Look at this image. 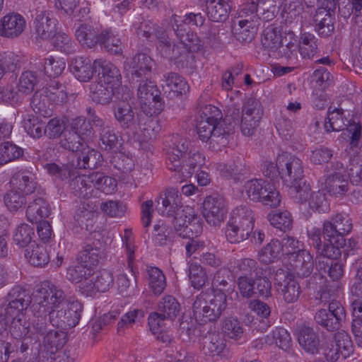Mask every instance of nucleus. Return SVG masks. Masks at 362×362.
<instances>
[{"label": "nucleus", "instance_id": "16", "mask_svg": "<svg viewBox=\"0 0 362 362\" xmlns=\"http://www.w3.org/2000/svg\"><path fill=\"white\" fill-rule=\"evenodd\" d=\"M277 162L281 166L282 173L288 176L287 182H296L300 180L303 168L300 159L284 153L277 156Z\"/></svg>", "mask_w": 362, "mask_h": 362}, {"label": "nucleus", "instance_id": "59", "mask_svg": "<svg viewBox=\"0 0 362 362\" xmlns=\"http://www.w3.org/2000/svg\"><path fill=\"white\" fill-rule=\"evenodd\" d=\"M238 286L240 294L245 298H250L256 293L255 280L248 276H240L238 279Z\"/></svg>", "mask_w": 362, "mask_h": 362}, {"label": "nucleus", "instance_id": "54", "mask_svg": "<svg viewBox=\"0 0 362 362\" xmlns=\"http://www.w3.org/2000/svg\"><path fill=\"white\" fill-rule=\"evenodd\" d=\"M45 169L49 174L62 180L71 179L72 177L75 176L76 173L75 169H71L65 165L61 167L55 163L46 164Z\"/></svg>", "mask_w": 362, "mask_h": 362}, {"label": "nucleus", "instance_id": "31", "mask_svg": "<svg viewBox=\"0 0 362 362\" xmlns=\"http://www.w3.org/2000/svg\"><path fill=\"white\" fill-rule=\"evenodd\" d=\"M265 343L269 345L275 344L284 350L291 346V338L287 330L283 327H276L270 335L265 337Z\"/></svg>", "mask_w": 362, "mask_h": 362}, {"label": "nucleus", "instance_id": "10", "mask_svg": "<svg viewBox=\"0 0 362 362\" xmlns=\"http://www.w3.org/2000/svg\"><path fill=\"white\" fill-rule=\"evenodd\" d=\"M221 112L216 107L209 105L202 110V115L197 126L199 138L202 141H208L214 131H217L218 120Z\"/></svg>", "mask_w": 362, "mask_h": 362}, {"label": "nucleus", "instance_id": "18", "mask_svg": "<svg viewBox=\"0 0 362 362\" xmlns=\"http://www.w3.org/2000/svg\"><path fill=\"white\" fill-rule=\"evenodd\" d=\"M25 26V21L18 14L8 15L0 21V34L7 37L17 36Z\"/></svg>", "mask_w": 362, "mask_h": 362}, {"label": "nucleus", "instance_id": "13", "mask_svg": "<svg viewBox=\"0 0 362 362\" xmlns=\"http://www.w3.org/2000/svg\"><path fill=\"white\" fill-rule=\"evenodd\" d=\"M248 221L242 220L229 221L226 229V236L228 241L233 244L240 243L247 240L254 226L255 218L251 214H248Z\"/></svg>", "mask_w": 362, "mask_h": 362}, {"label": "nucleus", "instance_id": "6", "mask_svg": "<svg viewBox=\"0 0 362 362\" xmlns=\"http://www.w3.org/2000/svg\"><path fill=\"white\" fill-rule=\"evenodd\" d=\"M245 190L247 197L252 202L279 204L281 201L276 189L264 180L254 179L248 181L245 185Z\"/></svg>", "mask_w": 362, "mask_h": 362}, {"label": "nucleus", "instance_id": "22", "mask_svg": "<svg viewBox=\"0 0 362 362\" xmlns=\"http://www.w3.org/2000/svg\"><path fill=\"white\" fill-rule=\"evenodd\" d=\"M162 86L163 90L171 96L185 94L189 90L184 78L173 73L165 77Z\"/></svg>", "mask_w": 362, "mask_h": 362}, {"label": "nucleus", "instance_id": "61", "mask_svg": "<svg viewBox=\"0 0 362 362\" xmlns=\"http://www.w3.org/2000/svg\"><path fill=\"white\" fill-rule=\"evenodd\" d=\"M262 42L264 47L272 50L277 49L283 45L280 35L272 30L265 31Z\"/></svg>", "mask_w": 362, "mask_h": 362}, {"label": "nucleus", "instance_id": "27", "mask_svg": "<svg viewBox=\"0 0 362 362\" xmlns=\"http://www.w3.org/2000/svg\"><path fill=\"white\" fill-rule=\"evenodd\" d=\"M230 8L229 0H214L207 6V14L214 21H223L227 18Z\"/></svg>", "mask_w": 362, "mask_h": 362}, {"label": "nucleus", "instance_id": "48", "mask_svg": "<svg viewBox=\"0 0 362 362\" xmlns=\"http://www.w3.org/2000/svg\"><path fill=\"white\" fill-rule=\"evenodd\" d=\"M21 155L22 151L17 146L9 142L0 144V165H4L15 160Z\"/></svg>", "mask_w": 362, "mask_h": 362}, {"label": "nucleus", "instance_id": "25", "mask_svg": "<svg viewBox=\"0 0 362 362\" xmlns=\"http://www.w3.org/2000/svg\"><path fill=\"white\" fill-rule=\"evenodd\" d=\"M35 24L37 37L42 40L49 41L57 31L56 20L44 14L37 16Z\"/></svg>", "mask_w": 362, "mask_h": 362}, {"label": "nucleus", "instance_id": "24", "mask_svg": "<svg viewBox=\"0 0 362 362\" xmlns=\"http://www.w3.org/2000/svg\"><path fill=\"white\" fill-rule=\"evenodd\" d=\"M28 262L35 267H44L49 262V255L46 247L40 244L34 243L25 252Z\"/></svg>", "mask_w": 362, "mask_h": 362}, {"label": "nucleus", "instance_id": "35", "mask_svg": "<svg viewBox=\"0 0 362 362\" xmlns=\"http://www.w3.org/2000/svg\"><path fill=\"white\" fill-rule=\"evenodd\" d=\"M262 112V108L259 101L249 100L243 107L241 120L259 124Z\"/></svg>", "mask_w": 362, "mask_h": 362}, {"label": "nucleus", "instance_id": "43", "mask_svg": "<svg viewBox=\"0 0 362 362\" xmlns=\"http://www.w3.org/2000/svg\"><path fill=\"white\" fill-rule=\"evenodd\" d=\"M334 344L341 351V356L346 358L352 352V342L348 333L344 330L338 331L334 336Z\"/></svg>", "mask_w": 362, "mask_h": 362}, {"label": "nucleus", "instance_id": "50", "mask_svg": "<svg viewBox=\"0 0 362 362\" xmlns=\"http://www.w3.org/2000/svg\"><path fill=\"white\" fill-rule=\"evenodd\" d=\"M237 268L243 274V276H251L252 274L256 276L263 274L262 267L258 266L257 262L250 258H243L238 261L237 264Z\"/></svg>", "mask_w": 362, "mask_h": 362}, {"label": "nucleus", "instance_id": "60", "mask_svg": "<svg viewBox=\"0 0 362 362\" xmlns=\"http://www.w3.org/2000/svg\"><path fill=\"white\" fill-rule=\"evenodd\" d=\"M25 129L28 134L34 138H40L43 134H45L44 123L40 121L37 118L29 119L25 122Z\"/></svg>", "mask_w": 362, "mask_h": 362}, {"label": "nucleus", "instance_id": "9", "mask_svg": "<svg viewBox=\"0 0 362 362\" xmlns=\"http://www.w3.org/2000/svg\"><path fill=\"white\" fill-rule=\"evenodd\" d=\"M274 280L278 291L286 302L291 303L298 299L301 292L299 284L288 272L282 269H278Z\"/></svg>", "mask_w": 362, "mask_h": 362}, {"label": "nucleus", "instance_id": "52", "mask_svg": "<svg viewBox=\"0 0 362 362\" xmlns=\"http://www.w3.org/2000/svg\"><path fill=\"white\" fill-rule=\"evenodd\" d=\"M344 124L341 110L334 109L328 111V115L325 122V129L327 132L340 131L343 129Z\"/></svg>", "mask_w": 362, "mask_h": 362}, {"label": "nucleus", "instance_id": "57", "mask_svg": "<svg viewBox=\"0 0 362 362\" xmlns=\"http://www.w3.org/2000/svg\"><path fill=\"white\" fill-rule=\"evenodd\" d=\"M91 275L92 273L86 267L78 262V264L68 268L66 278L72 282L78 283L82 281L86 276Z\"/></svg>", "mask_w": 362, "mask_h": 362}, {"label": "nucleus", "instance_id": "26", "mask_svg": "<svg viewBox=\"0 0 362 362\" xmlns=\"http://www.w3.org/2000/svg\"><path fill=\"white\" fill-rule=\"evenodd\" d=\"M16 185H18V189L21 191V194L18 192L11 191L4 197L6 204H22L25 201L24 195L31 192L34 187L33 181L27 175L21 176L19 183L16 182Z\"/></svg>", "mask_w": 362, "mask_h": 362}, {"label": "nucleus", "instance_id": "46", "mask_svg": "<svg viewBox=\"0 0 362 362\" xmlns=\"http://www.w3.org/2000/svg\"><path fill=\"white\" fill-rule=\"evenodd\" d=\"M50 205H28L26 209L28 220L31 223L49 218L52 214Z\"/></svg>", "mask_w": 362, "mask_h": 362}, {"label": "nucleus", "instance_id": "62", "mask_svg": "<svg viewBox=\"0 0 362 362\" xmlns=\"http://www.w3.org/2000/svg\"><path fill=\"white\" fill-rule=\"evenodd\" d=\"M76 35L79 42L88 47H91L96 43L94 33L87 27H80L76 30Z\"/></svg>", "mask_w": 362, "mask_h": 362}, {"label": "nucleus", "instance_id": "2", "mask_svg": "<svg viewBox=\"0 0 362 362\" xmlns=\"http://www.w3.org/2000/svg\"><path fill=\"white\" fill-rule=\"evenodd\" d=\"M227 307L226 295L220 291H206L200 293L193 303L195 319L202 322H215Z\"/></svg>", "mask_w": 362, "mask_h": 362}, {"label": "nucleus", "instance_id": "32", "mask_svg": "<svg viewBox=\"0 0 362 362\" xmlns=\"http://www.w3.org/2000/svg\"><path fill=\"white\" fill-rule=\"evenodd\" d=\"M100 258L99 250L88 245L80 252L77 259L78 263L82 264L92 273L93 269L98 265Z\"/></svg>", "mask_w": 362, "mask_h": 362}, {"label": "nucleus", "instance_id": "21", "mask_svg": "<svg viewBox=\"0 0 362 362\" xmlns=\"http://www.w3.org/2000/svg\"><path fill=\"white\" fill-rule=\"evenodd\" d=\"M329 243H325L323 245L317 252L316 260L318 261L317 263V267L319 269H322L321 259L327 257L328 259H337L341 256V248L345 245V240L343 243H338L339 238L334 236L333 238L327 237Z\"/></svg>", "mask_w": 362, "mask_h": 362}, {"label": "nucleus", "instance_id": "11", "mask_svg": "<svg viewBox=\"0 0 362 362\" xmlns=\"http://www.w3.org/2000/svg\"><path fill=\"white\" fill-rule=\"evenodd\" d=\"M182 150H173L172 152L168 153L167 166L169 170L173 171H180L182 174V178L186 180L190 177L193 173V168L197 165H200L204 163V158L202 155L199 153H194L192 154L188 160V163L190 165V169L187 170V166H181L180 160V156H182Z\"/></svg>", "mask_w": 362, "mask_h": 362}, {"label": "nucleus", "instance_id": "58", "mask_svg": "<svg viewBox=\"0 0 362 362\" xmlns=\"http://www.w3.org/2000/svg\"><path fill=\"white\" fill-rule=\"evenodd\" d=\"M36 83V76L31 71L24 72L19 81L18 90L23 94L28 95L33 92Z\"/></svg>", "mask_w": 362, "mask_h": 362}, {"label": "nucleus", "instance_id": "30", "mask_svg": "<svg viewBox=\"0 0 362 362\" xmlns=\"http://www.w3.org/2000/svg\"><path fill=\"white\" fill-rule=\"evenodd\" d=\"M223 339L219 334L213 333L203 339L202 350L206 355L210 356H218L225 349Z\"/></svg>", "mask_w": 362, "mask_h": 362}, {"label": "nucleus", "instance_id": "7", "mask_svg": "<svg viewBox=\"0 0 362 362\" xmlns=\"http://www.w3.org/2000/svg\"><path fill=\"white\" fill-rule=\"evenodd\" d=\"M137 95L140 107L146 115H157L161 111L163 104L160 92L153 82H142L139 86Z\"/></svg>", "mask_w": 362, "mask_h": 362}, {"label": "nucleus", "instance_id": "56", "mask_svg": "<svg viewBox=\"0 0 362 362\" xmlns=\"http://www.w3.org/2000/svg\"><path fill=\"white\" fill-rule=\"evenodd\" d=\"M267 271L263 270V274L255 276V284L256 290L259 296L268 298L272 293V283L267 277Z\"/></svg>", "mask_w": 362, "mask_h": 362}, {"label": "nucleus", "instance_id": "37", "mask_svg": "<svg viewBox=\"0 0 362 362\" xmlns=\"http://www.w3.org/2000/svg\"><path fill=\"white\" fill-rule=\"evenodd\" d=\"M281 16L286 21H293L302 13L303 6L300 0H284L281 5Z\"/></svg>", "mask_w": 362, "mask_h": 362}, {"label": "nucleus", "instance_id": "40", "mask_svg": "<svg viewBox=\"0 0 362 362\" xmlns=\"http://www.w3.org/2000/svg\"><path fill=\"white\" fill-rule=\"evenodd\" d=\"M117 291L123 297L130 296L136 287V276L130 272L129 275L120 274L117 279Z\"/></svg>", "mask_w": 362, "mask_h": 362}, {"label": "nucleus", "instance_id": "4", "mask_svg": "<svg viewBox=\"0 0 362 362\" xmlns=\"http://www.w3.org/2000/svg\"><path fill=\"white\" fill-rule=\"evenodd\" d=\"M35 298L39 306L37 313L48 315L49 317L51 312L59 309L66 300L64 292L49 282L41 284Z\"/></svg>", "mask_w": 362, "mask_h": 362}, {"label": "nucleus", "instance_id": "8", "mask_svg": "<svg viewBox=\"0 0 362 362\" xmlns=\"http://www.w3.org/2000/svg\"><path fill=\"white\" fill-rule=\"evenodd\" d=\"M82 306L78 301L62 303L59 309L50 313V321L53 325L65 328L76 326L80 320Z\"/></svg>", "mask_w": 362, "mask_h": 362}, {"label": "nucleus", "instance_id": "36", "mask_svg": "<svg viewBox=\"0 0 362 362\" xmlns=\"http://www.w3.org/2000/svg\"><path fill=\"white\" fill-rule=\"evenodd\" d=\"M243 10L245 13L259 12L261 10L263 13L267 11L271 13L267 18L272 17L276 10V0H248L245 5Z\"/></svg>", "mask_w": 362, "mask_h": 362}, {"label": "nucleus", "instance_id": "63", "mask_svg": "<svg viewBox=\"0 0 362 362\" xmlns=\"http://www.w3.org/2000/svg\"><path fill=\"white\" fill-rule=\"evenodd\" d=\"M37 233L40 240L45 243H49L54 238L52 227L47 221H41L38 223Z\"/></svg>", "mask_w": 362, "mask_h": 362}, {"label": "nucleus", "instance_id": "39", "mask_svg": "<svg viewBox=\"0 0 362 362\" xmlns=\"http://www.w3.org/2000/svg\"><path fill=\"white\" fill-rule=\"evenodd\" d=\"M149 286L155 295L163 293L166 286L165 277L161 270L157 267L148 269Z\"/></svg>", "mask_w": 362, "mask_h": 362}, {"label": "nucleus", "instance_id": "19", "mask_svg": "<svg viewBox=\"0 0 362 362\" xmlns=\"http://www.w3.org/2000/svg\"><path fill=\"white\" fill-rule=\"evenodd\" d=\"M153 64L150 57L145 54H138L125 62L124 68L132 74L141 76L151 71Z\"/></svg>", "mask_w": 362, "mask_h": 362}, {"label": "nucleus", "instance_id": "42", "mask_svg": "<svg viewBox=\"0 0 362 362\" xmlns=\"http://www.w3.org/2000/svg\"><path fill=\"white\" fill-rule=\"evenodd\" d=\"M270 223L280 229L281 230H286L292 226V218L288 211H274L268 216Z\"/></svg>", "mask_w": 362, "mask_h": 362}, {"label": "nucleus", "instance_id": "53", "mask_svg": "<svg viewBox=\"0 0 362 362\" xmlns=\"http://www.w3.org/2000/svg\"><path fill=\"white\" fill-rule=\"evenodd\" d=\"M315 320L319 325L329 331L338 329L340 323V320L337 319L333 315H331L325 309L318 310L315 314Z\"/></svg>", "mask_w": 362, "mask_h": 362}, {"label": "nucleus", "instance_id": "1", "mask_svg": "<svg viewBox=\"0 0 362 362\" xmlns=\"http://www.w3.org/2000/svg\"><path fill=\"white\" fill-rule=\"evenodd\" d=\"M158 209L168 217H173L175 231L183 238L197 237L202 231V226L189 205H160Z\"/></svg>", "mask_w": 362, "mask_h": 362}, {"label": "nucleus", "instance_id": "64", "mask_svg": "<svg viewBox=\"0 0 362 362\" xmlns=\"http://www.w3.org/2000/svg\"><path fill=\"white\" fill-rule=\"evenodd\" d=\"M281 251L286 255H291V259L299 249V242L293 237L286 236L280 241Z\"/></svg>", "mask_w": 362, "mask_h": 362}, {"label": "nucleus", "instance_id": "55", "mask_svg": "<svg viewBox=\"0 0 362 362\" xmlns=\"http://www.w3.org/2000/svg\"><path fill=\"white\" fill-rule=\"evenodd\" d=\"M189 277L192 286L197 289L201 288L206 283L207 276L202 267L192 264L189 269Z\"/></svg>", "mask_w": 362, "mask_h": 362}, {"label": "nucleus", "instance_id": "34", "mask_svg": "<svg viewBox=\"0 0 362 362\" xmlns=\"http://www.w3.org/2000/svg\"><path fill=\"white\" fill-rule=\"evenodd\" d=\"M212 284L220 292L229 291L234 287L231 272L227 268H221L215 274Z\"/></svg>", "mask_w": 362, "mask_h": 362}, {"label": "nucleus", "instance_id": "12", "mask_svg": "<svg viewBox=\"0 0 362 362\" xmlns=\"http://www.w3.org/2000/svg\"><path fill=\"white\" fill-rule=\"evenodd\" d=\"M352 229V223L350 218L344 214H337L330 221H325L323 224V233L326 237L339 238L338 243L342 244L344 236Z\"/></svg>", "mask_w": 362, "mask_h": 362}, {"label": "nucleus", "instance_id": "20", "mask_svg": "<svg viewBox=\"0 0 362 362\" xmlns=\"http://www.w3.org/2000/svg\"><path fill=\"white\" fill-rule=\"evenodd\" d=\"M293 267L297 274L301 277L309 276L313 269V259L305 250H298L291 259Z\"/></svg>", "mask_w": 362, "mask_h": 362}, {"label": "nucleus", "instance_id": "3", "mask_svg": "<svg viewBox=\"0 0 362 362\" xmlns=\"http://www.w3.org/2000/svg\"><path fill=\"white\" fill-rule=\"evenodd\" d=\"M28 300L18 298L9 303L6 308V319L11 320L9 330L16 339H34L35 333L31 329L30 322L26 320L25 310Z\"/></svg>", "mask_w": 362, "mask_h": 362}, {"label": "nucleus", "instance_id": "5", "mask_svg": "<svg viewBox=\"0 0 362 362\" xmlns=\"http://www.w3.org/2000/svg\"><path fill=\"white\" fill-rule=\"evenodd\" d=\"M180 305L173 296H166L161 298L158 304L156 312L151 313L148 316V325L151 329L165 325V322L173 321L180 313Z\"/></svg>", "mask_w": 362, "mask_h": 362}, {"label": "nucleus", "instance_id": "45", "mask_svg": "<svg viewBox=\"0 0 362 362\" xmlns=\"http://www.w3.org/2000/svg\"><path fill=\"white\" fill-rule=\"evenodd\" d=\"M34 231L33 228L28 224H21L17 227L13 235V241L19 247H25L30 243Z\"/></svg>", "mask_w": 362, "mask_h": 362}, {"label": "nucleus", "instance_id": "41", "mask_svg": "<svg viewBox=\"0 0 362 362\" xmlns=\"http://www.w3.org/2000/svg\"><path fill=\"white\" fill-rule=\"evenodd\" d=\"M144 317V312L141 310L136 309L126 313L118 322L117 332L119 335L124 334L129 329L132 328L133 325L139 319Z\"/></svg>", "mask_w": 362, "mask_h": 362}, {"label": "nucleus", "instance_id": "33", "mask_svg": "<svg viewBox=\"0 0 362 362\" xmlns=\"http://www.w3.org/2000/svg\"><path fill=\"white\" fill-rule=\"evenodd\" d=\"M153 122L148 117L139 118L137 124L134 125V136L140 143L149 141L153 136Z\"/></svg>", "mask_w": 362, "mask_h": 362}, {"label": "nucleus", "instance_id": "23", "mask_svg": "<svg viewBox=\"0 0 362 362\" xmlns=\"http://www.w3.org/2000/svg\"><path fill=\"white\" fill-rule=\"evenodd\" d=\"M314 21L319 35L327 37L333 33L334 19L329 9L317 8L314 16Z\"/></svg>", "mask_w": 362, "mask_h": 362}, {"label": "nucleus", "instance_id": "29", "mask_svg": "<svg viewBox=\"0 0 362 362\" xmlns=\"http://www.w3.org/2000/svg\"><path fill=\"white\" fill-rule=\"evenodd\" d=\"M66 342V334L61 330H51L45 335L43 344L52 354L61 349Z\"/></svg>", "mask_w": 362, "mask_h": 362}, {"label": "nucleus", "instance_id": "44", "mask_svg": "<svg viewBox=\"0 0 362 362\" xmlns=\"http://www.w3.org/2000/svg\"><path fill=\"white\" fill-rule=\"evenodd\" d=\"M71 71L76 78L81 81H88L93 76V69L89 62L81 59H76L71 64Z\"/></svg>", "mask_w": 362, "mask_h": 362}, {"label": "nucleus", "instance_id": "14", "mask_svg": "<svg viewBox=\"0 0 362 362\" xmlns=\"http://www.w3.org/2000/svg\"><path fill=\"white\" fill-rule=\"evenodd\" d=\"M325 187L334 197H341L348 189L347 175L344 166L337 163L325 180Z\"/></svg>", "mask_w": 362, "mask_h": 362}, {"label": "nucleus", "instance_id": "51", "mask_svg": "<svg viewBox=\"0 0 362 362\" xmlns=\"http://www.w3.org/2000/svg\"><path fill=\"white\" fill-rule=\"evenodd\" d=\"M281 251L280 241L272 240L259 252L260 260L266 264L272 262Z\"/></svg>", "mask_w": 362, "mask_h": 362}, {"label": "nucleus", "instance_id": "17", "mask_svg": "<svg viewBox=\"0 0 362 362\" xmlns=\"http://www.w3.org/2000/svg\"><path fill=\"white\" fill-rule=\"evenodd\" d=\"M297 338L300 346L309 354H316L320 347V338L313 327L301 325L297 328Z\"/></svg>", "mask_w": 362, "mask_h": 362}, {"label": "nucleus", "instance_id": "28", "mask_svg": "<svg viewBox=\"0 0 362 362\" xmlns=\"http://www.w3.org/2000/svg\"><path fill=\"white\" fill-rule=\"evenodd\" d=\"M202 213L206 222L212 226H218L223 222L226 210L223 206L203 205Z\"/></svg>", "mask_w": 362, "mask_h": 362}, {"label": "nucleus", "instance_id": "15", "mask_svg": "<svg viewBox=\"0 0 362 362\" xmlns=\"http://www.w3.org/2000/svg\"><path fill=\"white\" fill-rule=\"evenodd\" d=\"M64 122L59 119L54 118L49 120L45 132L49 138L58 137L64 133V137L67 140L66 143L64 144V146L73 151H78L80 146L79 136L74 132H64Z\"/></svg>", "mask_w": 362, "mask_h": 362}, {"label": "nucleus", "instance_id": "49", "mask_svg": "<svg viewBox=\"0 0 362 362\" xmlns=\"http://www.w3.org/2000/svg\"><path fill=\"white\" fill-rule=\"evenodd\" d=\"M66 66L65 61L59 57H49L45 59L44 71L49 77L59 76Z\"/></svg>", "mask_w": 362, "mask_h": 362}, {"label": "nucleus", "instance_id": "47", "mask_svg": "<svg viewBox=\"0 0 362 362\" xmlns=\"http://www.w3.org/2000/svg\"><path fill=\"white\" fill-rule=\"evenodd\" d=\"M221 329L227 337L235 340L240 339L243 334L240 322L233 317L226 318L222 322Z\"/></svg>", "mask_w": 362, "mask_h": 362}, {"label": "nucleus", "instance_id": "38", "mask_svg": "<svg viewBox=\"0 0 362 362\" xmlns=\"http://www.w3.org/2000/svg\"><path fill=\"white\" fill-rule=\"evenodd\" d=\"M111 64H106L102 67V72L100 74L99 89L100 94L105 91V98H111L113 93V75L111 69Z\"/></svg>", "mask_w": 362, "mask_h": 362}]
</instances>
